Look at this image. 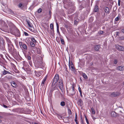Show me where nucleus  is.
<instances>
[{"label": "nucleus", "instance_id": "nucleus-59", "mask_svg": "<svg viewBox=\"0 0 124 124\" xmlns=\"http://www.w3.org/2000/svg\"><path fill=\"white\" fill-rule=\"evenodd\" d=\"M102 29H105V26H104L103 27H102Z\"/></svg>", "mask_w": 124, "mask_h": 124}, {"label": "nucleus", "instance_id": "nucleus-35", "mask_svg": "<svg viewBox=\"0 0 124 124\" xmlns=\"http://www.w3.org/2000/svg\"><path fill=\"white\" fill-rule=\"evenodd\" d=\"M50 26L51 28L52 29H54V25L53 24H51L50 25Z\"/></svg>", "mask_w": 124, "mask_h": 124}, {"label": "nucleus", "instance_id": "nucleus-7", "mask_svg": "<svg viewBox=\"0 0 124 124\" xmlns=\"http://www.w3.org/2000/svg\"><path fill=\"white\" fill-rule=\"evenodd\" d=\"M47 77V76H46L42 81L41 84V86H42V87L43 86L44 87L46 82V81Z\"/></svg>", "mask_w": 124, "mask_h": 124}, {"label": "nucleus", "instance_id": "nucleus-4", "mask_svg": "<svg viewBox=\"0 0 124 124\" xmlns=\"http://www.w3.org/2000/svg\"><path fill=\"white\" fill-rule=\"evenodd\" d=\"M5 43L3 40L0 41V49L1 50H5Z\"/></svg>", "mask_w": 124, "mask_h": 124}, {"label": "nucleus", "instance_id": "nucleus-10", "mask_svg": "<svg viewBox=\"0 0 124 124\" xmlns=\"http://www.w3.org/2000/svg\"><path fill=\"white\" fill-rule=\"evenodd\" d=\"M69 69H70V67L71 68L72 70H74L75 69V68L74 66V65L73 64V63L72 62H71L70 63V62H69Z\"/></svg>", "mask_w": 124, "mask_h": 124}, {"label": "nucleus", "instance_id": "nucleus-29", "mask_svg": "<svg viewBox=\"0 0 124 124\" xmlns=\"http://www.w3.org/2000/svg\"><path fill=\"white\" fill-rule=\"evenodd\" d=\"M35 43H33L32 42H31L30 43V44L31 46L32 47H34L35 46V45L34 44Z\"/></svg>", "mask_w": 124, "mask_h": 124}, {"label": "nucleus", "instance_id": "nucleus-33", "mask_svg": "<svg viewBox=\"0 0 124 124\" xmlns=\"http://www.w3.org/2000/svg\"><path fill=\"white\" fill-rule=\"evenodd\" d=\"M31 39L32 42L35 43L36 42L34 38H32Z\"/></svg>", "mask_w": 124, "mask_h": 124}, {"label": "nucleus", "instance_id": "nucleus-63", "mask_svg": "<svg viewBox=\"0 0 124 124\" xmlns=\"http://www.w3.org/2000/svg\"><path fill=\"white\" fill-rule=\"evenodd\" d=\"M65 69H66L65 70H66V71H67V68H66V67H65Z\"/></svg>", "mask_w": 124, "mask_h": 124}, {"label": "nucleus", "instance_id": "nucleus-46", "mask_svg": "<svg viewBox=\"0 0 124 124\" xmlns=\"http://www.w3.org/2000/svg\"><path fill=\"white\" fill-rule=\"evenodd\" d=\"M74 23L75 24H77L78 23V22L76 20H75L74 21Z\"/></svg>", "mask_w": 124, "mask_h": 124}, {"label": "nucleus", "instance_id": "nucleus-32", "mask_svg": "<svg viewBox=\"0 0 124 124\" xmlns=\"http://www.w3.org/2000/svg\"><path fill=\"white\" fill-rule=\"evenodd\" d=\"M91 110L92 111V114H95V112L94 109L92 108H91Z\"/></svg>", "mask_w": 124, "mask_h": 124}, {"label": "nucleus", "instance_id": "nucleus-60", "mask_svg": "<svg viewBox=\"0 0 124 124\" xmlns=\"http://www.w3.org/2000/svg\"><path fill=\"white\" fill-rule=\"evenodd\" d=\"M51 12L50 11H49V15H51Z\"/></svg>", "mask_w": 124, "mask_h": 124}, {"label": "nucleus", "instance_id": "nucleus-61", "mask_svg": "<svg viewBox=\"0 0 124 124\" xmlns=\"http://www.w3.org/2000/svg\"><path fill=\"white\" fill-rule=\"evenodd\" d=\"M121 38H121V39H124V37H122Z\"/></svg>", "mask_w": 124, "mask_h": 124}, {"label": "nucleus", "instance_id": "nucleus-44", "mask_svg": "<svg viewBox=\"0 0 124 124\" xmlns=\"http://www.w3.org/2000/svg\"><path fill=\"white\" fill-rule=\"evenodd\" d=\"M110 3L113 4V0H109Z\"/></svg>", "mask_w": 124, "mask_h": 124}, {"label": "nucleus", "instance_id": "nucleus-17", "mask_svg": "<svg viewBox=\"0 0 124 124\" xmlns=\"http://www.w3.org/2000/svg\"><path fill=\"white\" fill-rule=\"evenodd\" d=\"M43 71H38L36 73V75L38 77H39L41 75V74L43 73Z\"/></svg>", "mask_w": 124, "mask_h": 124}, {"label": "nucleus", "instance_id": "nucleus-14", "mask_svg": "<svg viewBox=\"0 0 124 124\" xmlns=\"http://www.w3.org/2000/svg\"><path fill=\"white\" fill-rule=\"evenodd\" d=\"M57 26V32L59 36L60 35V34L59 31V26L57 23H56Z\"/></svg>", "mask_w": 124, "mask_h": 124}, {"label": "nucleus", "instance_id": "nucleus-64", "mask_svg": "<svg viewBox=\"0 0 124 124\" xmlns=\"http://www.w3.org/2000/svg\"><path fill=\"white\" fill-rule=\"evenodd\" d=\"M120 112H121V113H122V111H121V110L120 111Z\"/></svg>", "mask_w": 124, "mask_h": 124}, {"label": "nucleus", "instance_id": "nucleus-45", "mask_svg": "<svg viewBox=\"0 0 124 124\" xmlns=\"http://www.w3.org/2000/svg\"><path fill=\"white\" fill-rule=\"evenodd\" d=\"M24 35L25 36H28V34L26 32H24Z\"/></svg>", "mask_w": 124, "mask_h": 124}, {"label": "nucleus", "instance_id": "nucleus-42", "mask_svg": "<svg viewBox=\"0 0 124 124\" xmlns=\"http://www.w3.org/2000/svg\"><path fill=\"white\" fill-rule=\"evenodd\" d=\"M29 64L31 66H32V62H31V61H29Z\"/></svg>", "mask_w": 124, "mask_h": 124}, {"label": "nucleus", "instance_id": "nucleus-36", "mask_svg": "<svg viewBox=\"0 0 124 124\" xmlns=\"http://www.w3.org/2000/svg\"><path fill=\"white\" fill-rule=\"evenodd\" d=\"M85 120L87 124H89V123L88 122V120L87 119L86 116H85Z\"/></svg>", "mask_w": 124, "mask_h": 124}, {"label": "nucleus", "instance_id": "nucleus-48", "mask_svg": "<svg viewBox=\"0 0 124 124\" xmlns=\"http://www.w3.org/2000/svg\"><path fill=\"white\" fill-rule=\"evenodd\" d=\"M116 35L117 36H119V34H120V33H119V32L117 31L116 32Z\"/></svg>", "mask_w": 124, "mask_h": 124}, {"label": "nucleus", "instance_id": "nucleus-38", "mask_svg": "<svg viewBox=\"0 0 124 124\" xmlns=\"http://www.w3.org/2000/svg\"><path fill=\"white\" fill-rule=\"evenodd\" d=\"M42 11V9L40 8L39 9V10L38 11V13H40Z\"/></svg>", "mask_w": 124, "mask_h": 124}, {"label": "nucleus", "instance_id": "nucleus-28", "mask_svg": "<svg viewBox=\"0 0 124 124\" xmlns=\"http://www.w3.org/2000/svg\"><path fill=\"white\" fill-rule=\"evenodd\" d=\"M80 121L81 124H85L84 122V121L81 116L80 117Z\"/></svg>", "mask_w": 124, "mask_h": 124}, {"label": "nucleus", "instance_id": "nucleus-57", "mask_svg": "<svg viewBox=\"0 0 124 124\" xmlns=\"http://www.w3.org/2000/svg\"><path fill=\"white\" fill-rule=\"evenodd\" d=\"M65 27L66 28H68V26L67 25H65Z\"/></svg>", "mask_w": 124, "mask_h": 124}, {"label": "nucleus", "instance_id": "nucleus-16", "mask_svg": "<svg viewBox=\"0 0 124 124\" xmlns=\"http://www.w3.org/2000/svg\"><path fill=\"white\" fill-rule=\"evenodd\" d=\"M2 74L3 75H5L7 74H11V73L9 72L6 70L4 69L3 70V71L2 72Z\"/></svg>", "mask_w": 124, "mask_h": 124}, {"label": "nucleus", "instance_id": "nucleus-19", "mask_svg": "<svg viewBox=\"0 0 124 124\" xmlns=\"http://www.w3.org/2000/svg\"><path fill=\"white\" fill-rule=\"evenodd\" d=\"M100 46L99 45H96L94 47V49L95 50H99L100 48Z\"/></svg>", "mask_w": 124, "mask_h": 124}, {"label": "nucleus", "instance_id": "nucleus-54", "mask_svg": "<svg viewBox=\"0 0 124 124\" xmlns=\"http://www.w3.org/2000/svg\"><path fill=\"white\" fill-rule=\"evenodd\" d=\"M75 121L76 122V124H79V122L77 120Z\"/></svg>", "mask_w": 124, "mask_h": 124}, {"label": "nucleus", "instance_id": "nucleus-47", "mask_svg": "<svg viewBox=\"0 0 124 124\" xmlns=\"http://www.w3.org/2000/svg\"><path fill=\"white\" fill-rule=\"evenodd\" d=\"M78 90H79V91L80 93H81L82 92H81V88L79 87V88H78Z\"/></svg>", "mask_w": 124, "mask_h": 124}, {"label": "nucleus", "instance_id": "nucleus-37", "mask_svg": "<svg viewBox=\"0 0 124 124\" xmlns=\"http://www.w3.org/2000/svg\"><path fill=\"white\" fill-rule=\"evenodd\" d=\"M68 114L70 115L71 114V110L69 109H68Z\"/></svg>", "mask_w": 124, "mask_h": 124}, {"label": "nucleus", "instance_id": "nucleus-49", "mask_svg": "<svg viewBox=\"0 0 124 124\" xmlns=\"http://www.w3.org/2000/svg\"><path fill=\"white\" fill-rule=\"evenodd\" d=\"M99 33L100 34H102L103 33V32L102 31H99Z\"/></svg>", "mask_w": 124, "mask_h": 124}, {"label": "nucleus", "instance_id": "nucleus-20", "mask_svg": "<svg viewBox=\"0 0 124 124\" xmlns=\"http://www.w3.org/2000/svg\"><path fill=\"white\" fill-rule=\"evenodd\" d=\"M12 86L14 87H15L16 86V84L14 82H12L11 83Z\"/></svg>", "mask_w": 124, "mask_h": 124}, {"label": "nucleus", "instance_id": "nucleus-24", "mask_svg": "<svg viewBox=\"0 0 124 124\" xmlns=\"http://www.w3.org/2000/svg\"><path fill=\"white\" fill-rule=\"evenodd\" d=\"M24 44V43H23L22 42H19V45L21 48H22V46Z\"/></svg>", "mask_w": 124, "mask_h": 124}, {"label": "nucleus", "instance_id": "nucleus-40", "mask_svg": "<svg viewBox=\"0 0 124 124\" xmlns=\"http://www.w3.org/2000/svg\"><path fill=\"white\" fill-rule=\"evenodd\" d=\"M77 114L76 113L75 114V121L77 120Z\"/></svg>", "mask_w": 124, "mask_h": 124}, {"label": "nucleus", "instance_id": "nucleus-26", "mask_svg": "<svg viewBox=\"0 0 124 124\" xmlns=\"http://www.w3.org/2000/svg\"><path fill=\"white\" fill-rule=\"evenodd\" d=\"M111 95L112 96L115 97L117 95V93L116 92H113L111 94Z\"/></svg>", "mask_w": 124, "mask_h": 124}, {"label": "nucleus", "instance_id": "nucleus-52", "mask_svg": "<svg viewBox=\"0 0 124 124\" xmlns=\"http://www.w3.org/2000/svg\"><path fill=\"white\" fill-rule=\"evenodd\" d=\"M3 107L5 108H8V107L7 106L5 105H3Z\"/></svg>", "mask_w": 124, "mask_h": 124}, {"label": "nucleus", "instance_id": "nucleus-8", "mask_svg": "<svg viewBox=\"0 0 124 124\" xmlns=\"http://www.w3.org/2000/svg\"><path fill=\"white\" fill-rule=\"evenodd\" d=\"M5 38L6 40L8 46L13 44L9 38L6 37H5Z\"/></svg>", "mask_w": 124, "mask_h": 124}, {"label": "nucleus", "instance_id": "nucleus-53", "mask_svg": "<svg viewBox=\"0 0 124 124\" xmlns=\"http://www.w3.org/2000/svg\"><path fill=\"white\" fill-rule=\"evenodd\" d=\"M0 57H1V58H3V55L2 54H0Z\"/></svg>", "mask_w": 124, "mask_h": 124}, {"label": "nucleus", "instance_id": "nucleus-9", "mask_svg": "<svg viewBox=\"0 0 124 124\" xmlns=\"http://www.w3.org/2000/svg\"><path fill=\"white\" fill-rule=\"evenodd\" d=\"M104 11L107 14H109L110 13L109 8L107 7H104L103 8Z\"/></svg>", "mask_w": 124, "mask_h": 124}, {"label": "nucleus", "instance_id": "nucleus-43", "mask_svg": "<svg viewBox=\"0 0 124 124\" xmlns=\"http://www.w3.org/2000/svg\"><path fill=\"white\" fill-rule=\"evenodd\" d=\"M120 1H121L120 0H118V5L119 6H120Z\"/></svg>", "mask_w": 124, "mask_h": 124}, {"label": "nucleus", "instance_id": "nucleus-22", "mask_svg": "<svg viewBox=\"0 0 124 124\" xmlns=\"http://www.w3.org/2000/svg\"><path fill=\"white\" fill-rule=\"evenodd\" d=\"M111 116L113 117H115L116 116V113L113 112H112L111 113Z\"/></svg>", "mask_w": 124, "mask_h": 124}, {"label": "nucleus", "instance_id": "nucleus-31", "mask_svg": "<svg viewBox=\"0 0 124 124\" xmlns=\"http://www.w3.org/2000/svg\"><path fill=\"white\" fill-rule=\"evenodd\" d=\"M120 18V17L119 16H118L115 19V20L116 21H117L119 20Z\"/></svg>", "mask_w": 124, "mask_h": 124}, {"label": "nucleus", "instance_id": "nucleus-34", "mask_svg": "<svg viewBox=\"0 0 124 124\" xmlns=\"http://www.w3.org/2000/svg\"><path fill=\"white\" fill-rule=\"evenodd\" d=\"M60 39L62 44H64V40L62 38Z\"/></svg>", "mask_w": 124, "mask_h": 124}, {"label": "nucleus", "instance_id": "nucleus-62", "mask_svg": "<svg viewBox=\"0 0 124 124\" xmlns=\"http://www.w3.org/2000/svg\"><path fill=\"white\" fill-rule=\"evenodd\" d=\"M80 93V96H81V97H82V92L81 93Z\"/></svg>", "mask_w": 124, "mask_h": 124}, {"label": "nucleus", "instance_id": "nucleus-2", "mask_svg": "<svg viewBox=\"0 0 124 124\" xmlns=\"http://www.w3.org/2000/svg\"><path fill=\"white\" fill-rule=\"evenodd\" d=\"M9 52L11 54H13L16 52V50L13 46V44L8 46Z\"/></svg>", "mask_w": 124, "mask_h": 124}, {"label": "nucleus", "instance_id": "nucleus-50", "mask_svg": "<svg viewBox=\"0 0 124 124\" xmlns=\"http://www.w3.org/2000/svg\"><path fill=\"white\" fill-rule=\"evenodd\" d=\"M58 116L60 119H61L62 118V117L60 115H58Z\"/></svg>", "mask_w": 124, "mask_h": 124}, {"label": "nucleus", "instance_id": "nucleus-5", "mask_svg": "<svg viewBox=\"0 0 124 124\" xmlns=\"http://www.w3.org/2000/svg\"><path fill=\"white\" fill-rule=\"evenodd\" d=\"M27 22L28 25L29 27H30L29 28L30 30L32 32H34L35 31V30L33 26L32 23L29 21H27Z\"/></svg>", "mask_w": 124, "mask_h": 124}, {"label": "nucleus", "instance_id": "nucleus-51", "mask_svg": "<svg viewBox=\"0 0 124 124\" xmlns=\"http://www.w3.org/2000/svg\"><path fill=\"white\" fill-rule=\"evenodd\" d=\"M3 51H4V52H3V53L5 55V54H6V51L5 50H5H3Z\"/></svg>", "mask_w": 124, "mask_h": 124}, {"label": "nucleus", "instance_id": "nucleus-27", "mask_svg": "<svg viewBox=\"0 0 124 124\" xmlns=\"http://www.w3.org/2000/svg\"><path fill=\"white\" fill-rule=\"evenodd\" d=\"M26 57V58L27 59L29 60H30L31 59V57L29 56L28 55H26L25 56Z\"/></svg>", "mask_w": 124, "mask_h": 124}, {"label": "nucleus", "instance_id": "nucleus-12", "mask_svg": "<svg viewBox=\"0 0 124 124\" xmlns=\"http://www.w3.org/2000/svg\"><path fill=\"white\" fill-rule=\"evenodd\" d=\"M117 69L120 71H123L124 70V68L123 66H120L117 68Z\"/></svg>", "mask_w": 124, "mask_h": 124}, {"label": "nucleus", "instance_id": "nucleus-41", "mask_svg": "<svg viewBox=\"0 0 124 124\" xmlns=\"http://www.w3.org/2000/svg\"><path fill=\"white\" fill-rule=\"evenodd\" d=\"M118 61L116 60H115L114 61V63L115 64H116L117 62Z\"/></svg>", "mask_w": 124, "mask_h": 124}, {"label": "nucleus", "instance_id": "nucleus-21", "mask_svg": "<svg viewBox=\"0 0 124 124\" xmlns=\"http://www.w3.org/2000/svg\"><path fill=\"white\" fill-rule=\"evenodd\" d=\"M22 48H23L25 50H27V47L26 45L25 44H23L22 46Z\"/></svg>", "mask_w": 124, "mask_h": 124}, {"label": "nucleus", "instance_id": "nucleus-39", "mask_svg": "<svg viewBox=\"0 0 124 124\" xmlns=\"http://www.w3.org/2000/svg\"><path fill=\"white\" fill-rule=\"evenodd\" d=\"M89 20L90 21L91 20V21L90 22H91L92 21H93V17H90V18Z\"/></svg>", "mask_w": 124, "mask_h": 124}, {"label": "nucleus", "instance_id": "nucleus-15", "mask_svg": "<svg viewBox=\"0 0 124 124\" xmlns=\"http://www.w3.org/2000/svg\"><path fill=\"white\" fill-rule=\"evenodd\" d=\"M78 105L80 106H82L83 104V102L82 100L81 99L78 100Z\"/></svg>", "mask_w": 124, "mask_h": 124}, {"label": "nucleus", "instance_id": "nucleus-55", "mask_svg": "<svg viewBox=\"0 0 124 124\" xmlns=\"http://www.w3.org/2000/svg\"><path fill=\"white\" fill-rule=\"evenodd\" d=\"M121 32L123 33H124V29H122L121 30Z\"/></svg>", "mask_w": 124, "mask_h": 124}, {"label": "nucleus", "instance_id": "nucleus-3", "mask_svg": "<svg viewBox=\"0 0 124 124\" xmlns=\"http://www.w3.org/2000/svg\"><path fill=\"white\" fill-rule=\"evenodd\" d=\"M12 34L16 36L19 37L20 35L19 30L16 28H14L12 29Z\"/></svg>", "mask_w": 124, "mask_h": 124}, {"label": "nucleus", "instance_id": "nucleus-18", "mask_svg": "<svg viewBox=\"0 0 124 124\" xmlns=\"http://www.w3.org/2000/svg\"><path fill=\"white\" fill-rule=\"evenodd\" d=\"M18 7L19 8H22L24 6V4L23 3H20L17 5Z\"/></svg>", "mask_w": 124, "mask_h": 124}, {"label": "nucleus", "instance_id": "nucleus-58", "mask_svg": "<svg viewBox=\"0 0 124 124\" xmlns=\"http://www.w3.org/2000/svg\"><path fill=\"white\" fill-rule=\"evenodd\" d=\"M1 116H0V122H1L2 121V120L1 119Z\"/></svg>", "mask_w": 124, "mask_h": 124}, {"label": "nucleus", "instance_id": "nucleus-30", "mask_svg": "<svg viewBox=\"0 0 124 124\" xmlns=\"http://www.w3.org/2000/svg\"><path fill=\"white\" fill-rule=\"evenodd\" d=\"M83 77L85 79H86L87 78V77L86 75L84 73H83Z\"/></svg>", "mask_w": 124, "mask_h": 124}, {"label": "nucleus", "instance_id": "nucleus-13", "mask_svg": "<svg viewBox=\"0 0 124 124\" xmlns=\"http://www.w3.org/2000/svg\"><path fill=\"white\" fill-rule=\"evenodd\" d=\"M99 8L98 6H95L93 9L94 11L95 12H97L98 11Z\"/></svg>", "mask_w": 124, "mask_h": 124}, {"label": "nucleus", "instance_id": "nucleus-1", "mask_svg": "<svg viewBox=\"0 0 124 124\" xmlns=\"http://www.w3.org/2000/svg\"><path fill=\"white\" fill-rule=\"evenodd\" d=\"M59 75L58 74L55 75L54 79L53 82V85H55L56 83L58 81L57 84L61 90V91L63 92L64 91L63 85L62 83V81L61 79H59Z\"/></svg>", "mask_w": 124, "mask_h": 124}, {"label": "nucleus", "instance_id": "nucleus-56", "mask_svg": "<svg viewBox=\"0 0 124 124\" xmlns=\"http://www.w3.org/2000/svg\"><path fill=\"white\" fill-rule=\"evenodd\" d=\"M9 11H10V13H13V11L11 9H9Z\"/></svg>", "mask_w": 124, "mask_h": 124}, {"label": "nucleus", "instance_id": "nucleus-25", "mask_svg": "<svg viewBox=\"0 0 124 124\" xmlns=\"http://www.w3.org/2000/svg\"><path fill=\"white\" fill-rule=\"evenodd\" d=\"M60 105L62 106H64L65 105V102L63 101L61 102L60 103Z\"/></svg>", "mask_w": 124, "mask_h": 124}, {"label": "nucleus", "instance_id": "nucleus-23", "mask_svg": "<svg viewBox=\"0 0 124 124\" xmlns=\"http://www.w3.org/2000/svg\"><path fill=\"white\" fill-rule=\"evenodd\" d=\"M72 91L73 92V93L71 94L72 96H73L75 93V92H74V88L73 86H72Z\"/></svg>", "mask_w": 124, "mask_h": 124}, {"label": "nucleus", "instance_id": "nucleus-6", "mask_svg": "<svg viewBox=\"0 0 124 124\" xmlns=\"http://www.w3.org/2000/svg\"><path fill=\"white\" fill-rule=\"evenodd\" d=\"M116 47L118 50L122 51H124V47L122 46L117 44L116 45Z\"/></svg>", "mask_w": 124, "mask_h": 124}, {"label": "nucleus", "instance_id": "nucleus-11", "mask_svg": "<svg viewBox=\"0 0 124 124\" xmlns=\"http://www.w3.org/2000/svg\"><path fill=\"white\" fill-rule=\"evenodd\" d=\"M55 85H53V83H52V87L51 88V92H52L54 90L56 89V85L55 86Z\"/></svg>", "mask_w": 124, "mask_h": 124}]
</instances>
